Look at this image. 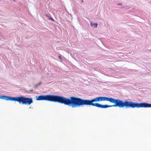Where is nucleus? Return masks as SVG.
Returning <instances> with one entry per match:
<instances>
[{
	"instance_id": "nucleus-1",
	"label": "nucleus",
	"mask_w": 151,
	"mask_h": 151,
	"mask_svg": "<svg viewBox=\"0 0 151 151\" xmlns=\"http://www.w3.org/2000/svg\"><path fill=\"white\" fill-rule=\"evenodd\" d=\"M37 101H46L57 102L76 108L84 105L92 106L101 108H106L112 106H118L120 108H151V104L145 103H138L119 99L109 98L107 97H99L91 100H84L81 98L70 97L68 99L60 96L48 95H41L36 97Z\"/></svg>"
},
{
	"instance_id": "nucleus-2",
	"label": "nucleus",
	"mask_w": 151,
	"mask_h": 151,
	"mask_svg": "<svg viewBox=\"0 0 151 151\" xmlns=\"http://www.w3.org/2000/svg\"><path fill=\"white\" fill-rule=\"evenodd\" d=\"M0 99H5L6 101H17L19 104H22L24 105H30L33 103V100L32 98L24 97V96H19L16 97L1 96L0 97Z\"/></svg>"
},
{
	"instance_id": "nucleus-3",
	"label": "nucleus",
	"mask_w": 151,
	"mask_h": 151,
	"mask_svg": "<svg viewBox=\"0 0 151 151\" xmlns=\"http://www.w3.org/2000/svg\"><path fill=\"white\" fill-rule=\"evenodd\" d=\"M90 24L91 26L93 27L94 28H97V25H98V24H97L96 23H93V22H91L90 23Z\"/></svg>"
},
{
	"instance_id": "nucleus-4",
	"label": "nucleus",
	"mask_w": 151,
	"mask_h": 151,
	"mask_svg": "<svg viewBox=\"0 0 151 151\" xmlns=\"http://www.w3.org/2000/svg\"><path fill=\"white\" fill-rule=\"evenodd\" d=\"M58 58L60 59H61V57H60V56H58Z\"/></svg>"
},
{
	"instance_id": "nucleus-5",
	"label": "nucleus",
	"mask_w": 151,
	"mask_h": 151,
	"mask_svg": "<svg viewBox=\"0 0 151 151\" xmlns=\"http://www.w3.org/2000/svg\"><path fill=\"white\" fill-rule=\"evenodd\" d=\"M51 19L52 20V18Z\"/></svg>"
},
{
	"instance_id": "nucleus-6",
	"label": "nucleus",
	"mask_w": 151,
	"mask_h": 151,
	"mask_svg": "<svg viewBox=\"0 0 151 151\" xmlns=\"http://www.w3.org/2000/svg\"><path fill=\"white\" fill-rule=\"evenodd\" d=\"M46 16H47V15H46Z\"/></svg>"
}]
</instances>
